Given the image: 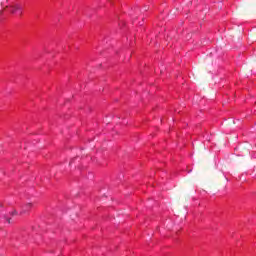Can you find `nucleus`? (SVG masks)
Masks as SVG:
<instances>
[{
    "instance_id": "obj_5",
    "label": "nucleus",
    "mask_w": 256,
    "mask_h": 256,
    "mask_svg": "<svg viewBox=\"0 0 256 256\" xmlns=\"http://www.w3.org/2000/svg\"><path fill=\"white\" fill-rule=\"evenodd\" d=\"M7 223L11 224V218H6Z\"/></svg>"
},
{
    "instance_id": "obj_2",
    "label": "nucleus",
    "mask_w": 256,
    "mask_h": 256,
    "mask_svg": "<svg viewBox=\"0 0 256 256\" xmlns=\"http://www.w3.org/2000/svg\"><path fill=\"white\" fill-rule=\"evenodd\" d=\"M17 11H21V6L16 5V6L11 7V9H10V13H17Z\"/></svg>"
},
{
    "instance_id": "obj_1",
    "label": "nucleus",
    "mask_w": 256,
    "mask_h": 256,
    "mask_svg": "<svg viewBox=\"0 0 256 256\" xmlns=\"http://www.w3.org/2000/svg\"><path fill=\"white\" fill-rule=\"evenodd\" d=\"M32 208L33 203H27L26 205L22 206V211L20 212V215H25V213H29Z\"/></svg>"
},
{
    "instance_id": "obj_4",
    "label": "nucleus",
    "mask_w": 256,
    "mask_h": 256,
    "mask_svg": "<svg viewBox=\"0 0 256 256\" xmlns=\"http://www.w3.org/2000/svg\"><path fill=\"white\" fill-rule=\"evenodd\" d=\"M2 217H3V219H5V221H7V219H9V217H7V215H3Z\"/></svg>"
},
{
    "instance_id": "obj_3",
    "label": "nucleus",
    "mask_w": 256,
    "mask_h": 256,
    "mask_svg": "<svg viewBox=\"0 0 256 256\" xmlns=\"http://www.w3.org/2000/svg\"><path fill=\"white\" fill-rule=\"evenodd\" d=\"M10 215H11V217H15V215H18L17 210L10 212Z\"/></svg>"
}]
</instances>
